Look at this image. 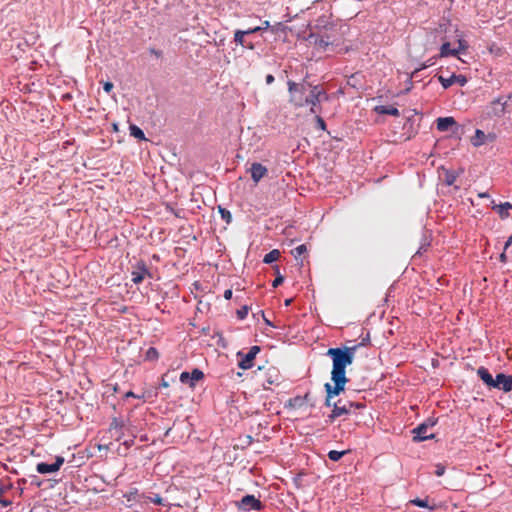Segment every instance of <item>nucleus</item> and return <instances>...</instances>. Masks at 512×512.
Returning <instances> with one entry per match:
<instances>
[{
	"instance_id": "obj_1",
	"label": "nucleus",
	"mask_w": 512,
	"mask_h": 512,
	"mask_svg": "<svg viewBox=\"0 0 512 512\" xmlns=\"http://www.w3.org/2000/svg\"><path fill=\"white\" fill-rule=\"evenodd\" d=\"M357 349L358 345L335 347L327 350L326 355L331 358L333 363L332 376L347 378L346 367L353 363Z\"/></svg>"
},
{
	"instance_id": "obj_2",
	"label": "nucleus",
	"mask_w": 512,
	"mask_h": 512,
	"mask_svg": "<svg viewBox=\"0 0 512 512\" xmlns=\"http://www.w3.org/2000/svg\"><path fill=\"white\" fill-rule=\"evenodd\" d=\"M293 105L295 107H304L309 105L311 114H319L321 112V104L319 99L314 94L312 88L310 89L308 96L294 97Z\"/></svg>"
},
{
	"instance_id": "obj_3",
	"label": "nucleus",
	"mask_w": 512,
	"mask_h": 512,
	"mask_svg": "<svg viewBox=\"0 0 512 512\" xmlns=\"http://www.w3.org/2000/svg\"><path fill=\"white\" fill-rule=\"evenodd\" d=\"M238 510L243 512L261 511L264 508L263 503L252 494H247L236 502Z\"/></svg>"
},
{
	"instance_id": "obj_4",
	"label": "nucleus",
	"mask_w": 512,
	"mask_h": 512,
	"mask_svg": "<svg viewBox=\"0 0 512 512\" xmlns=\"http://www.w3.org/2000/svg\"><path fill=\"white\" fill-rule=\"evenodd\" d=\"M353 404L352 401L338 400L333 403V409L331 414L328 416L326 422L332 423L336 418L342 415H348L352 413Z\"/></svg>"
},
{
	"instance_id": "obj_5",
	"label": "nucleus",
	"mask_w": 512,
	"mask_h": 512,
	"mask_svg": "<svg viewBox=\"0 0 512 512\" xmlns=\"http://www.w3.org/2000/svg\"><path fill=\"white\" fill-rule=\"evenodd\" d=\"M331 380L334 384L332 385L330 383H325L324 388L326 391V396L334 398L340 395L341 392H344L345 385L348 382V378L331 375Z\"/></svg>"
},
{
	"instance_id": "obj_6",
	"label": "nucleus",
	"mask_w": 512,
	"mask_h": 512,
	"mask_svg": "<svg viewBox=\"0 0 512 512\" xmlns=\"http://www.w3.org/2000/svg\"><path fill=\"white\" fill-rule=\"evenodd\" d=\"M261 348L259 346H252L250 350L247 353H243L242 351H239L237 353V358L239 359L238 366L243 369L247 370L253 367V361L256 357V355L260 352Z\"/></svg>"
},
{
	"instance_id": "obj_7",
	"label": "nucleus",
	"mask_w": 512,
	"mask_h": 512,
	"mask_svg": "<svg viewBox=\"0 0 512 512\" xmlns=\"http://www.w3.org/2000/svg\"><path fill=\"white\" fill-rule=\"evenodd\" d=\"M287 85H288V91L290 93L289 102L291 104H293L294 97H299V96L304 97L305 92L308 90L310 91L311 86H313V84H311L310 82L305 81V80L301 83H296L292 80H289L287 82Z\"/></svg>"
},
{
	"instance_id": "obj_8",
	"label": "nucleus",
	"mask_w": 512,
	"mask_h": 512,
	"mask_svg": "<svg viewBox=\"0 0 512 512\" xmlns=\"http://www.w3.org/2000/svg\"><path fill=\"white\" fill-rule=\"evenodd\" d=\"M205 375L202 370L199 368H194L191 372L183 371L179 380L183 384H188L190 388H194L196 386V382L204 379Z\"/></svg>"
},
{
	"instance_id": "obj_9",
	"label": "nucleus",
	"mask_w": 512,
	"mask_h": 512,
	"mask_svg": "<svg viewBox=\"0 0 512 512\" xmlns=\"http://www.w3.org/2000/svg\"><path fill=\"white\" fill-rule=\"evenodd\" d=\"M507 105V100H503L502 97H498L497 99L493 100L488 107L487 115L489 117H501L505 113Z\"/></svg>"
},
{
	"instance_id": "obj_10",
	"label": "nucleus",
	"mask_w": 512,
	"mask_h": 512,
	"mask_svg": "<svg viewBox=\"0 0 512 512\" xmlns=\"http://www.w3.org/2000/svg\"><path fill=\"white\" fill-rule=\"evenodd\" d=\"M436 77L444 89H448L454 83H458L460 86H464L467 83V78L462 74L453 73L448 78H445L443 75H436Z\"/></svg>"
},
{
	"instance_id": "obj_11",
	"label": "nucleus",
	"mask_w": 512,
	"mask_h": 512,
	"mask_svg": "<svg viewBox=\"0 0 512 512\" xmlns=\"http://www.w3.org/2000/svg\"><path fill=\"white\" fill-rule=\"evenodd\" d=\"M248 37L244 30L237 29L234 31L233 43L244 49L254 50L256 45L252 40L248 39Z\"/></svg>"
},
{
	"instance_id": "obj_12",
	"label": "nucleus",
	"mask_w": 512,
	"mask_h": 512,
	"mask_svg": "<svg viewBox=\"0 0 512 512\" xmlns=\"http://www.w3.org/2000/svg\"><path fill=\"white\" fill-rule=\"evenodd\" d=\"M493 388L502 390L505 393L512 391V375L498 373L495 377Z\"/></svg>"
},
{
	"instance_id": "obj_13",
	"label": "nucleus",
	"mask_w": 512,
	"mask_h": 512,
	"mask_svg": "<svg viewBox=\"0 0 512 512\" xmlns=\"http://www.w3.org/2000/svg\"><path fill=\"white\" fill-rule=\"evenodd\" d=\"M428 430L426 425L422 423L415 427L411 432L413 436V442H422L428 439H433L435 435L433 433L428 434Z\"/></svg>"
},
{
	"instance_id": "obj_14",
	"label": "nucleus",
	"mask_w": 512,
	"mask_h": 512,
	"mask_svg": "<svg viewBox=\"0 0 512 512\" xmlns=\"http://www.w3.org/2000/svg\"><path fill=\"white\" fill-rule=\"evenodd\" d=\"M132 282L134 284H140L146 275H150L146 264L143 261L137 263L135 270L132 271Z\"/></svg>"
},
{
	"instance_id": "obj_15",
	"label": "nucleus",
	"mask_w": 512,
	"mask_h": 512,
	"mask_svg": "<svg viewBox=\"0 0 512 512\" xmlns=\"http://www.w3.org/2000/svg\"><path fill=\"white\" fill-rule=\"evenodd\" d=\"M465 46L463 44V41L459 40V47L458 48H451V45L449 42H444L440 47V53L438 55L439 58H444L448 56H457L462 49H464Z\"/></svg>"
},
{
	"instance_id": "obj_16",
	"label": "nucleus",
	"mask_w": 512,
	"mask_h": 512,
	"mask_svg": "<svg viewBox=\"0 0 512 512\" xmlns=\"http://www.w3.org/2000/svg\"><path fill=\"white\" fill-rule=\"evenodd\" d=\"M249 171L251 173V178L255 183H258L268 173V169L258 162H254Z\"/></svg>"
},
{
	"instance_id": "obj_17",
	"label": "nucleus",
	"mask_w": 512,
	"mask_h": 512,
	"mask_svg": "<svg viewBox=\"0 0 512 512\" xmlns=\"http://www.w3.org/2000/svg\"><path fill=\"white\" fill-rule=\"evenodd\" d=\"M125 421L122 418L114 417L110 423V431L115 432L116 439L119 440L124 435Z\"/></svg>"
},
{
	"instance_id": "obj_18",
	"label": "nucleus",
	"mask_w": 512,
	"mask_h": 512,
	"mask_svg": "<svg viewBox=\"0 0 512 512\" xmlns=\"http://www.w3.org/2000/svg\"><path fill=\"white\" fill-rule=\"evenodd\" d=\"M477 375L487 387L493 388L495 378H493L492 374L486 367L480 366L477 369Z\"/></svg>"
},
{
	"instance_id": "obj_19",
	"label": "nucleus",
	"mask_w": 512,
	"mask_h": 512,
	"mask_svg": "<svg viewBox=\"0 0 512 512\" xmlns=\"http://www.w3.org/2000/svg\"><path fill=\"white\" fill-rule=\"evenodd\" d=\"M309 39H314V44L320 48L327 49L333 42L330 40L328 35H317L315 33H311L309 35Z\"/></svg>"
},
{
	"instance_id": "obj_20",
	"label": "nucleus",
	"mask_w": 512,
	"mask_h": 512,
	"mask_svg": "<svg viewBox=\"0 0 512 512\" xmlns=\"http://www.w3.org/2000/svg\"><path fill=\"white\" fill-rule=\"evenodd\" d=\"M280 383V375L276 368H270L267 372V377L263 382V388L269 389V385L279 384Z\"/></svg>"
},
{
	"instance_id": "obj_21",
	"label": "nucleus",
	"mask_w": 512,
	"mask_h": 512,
	"mask_svg": "<svg viewBox=\"0 0 512 512\" xmlns=\"http://www.w3.org/2000/svg\"><path fill=\"white\" fill-rule=\"evenodd\" d=\"M437 129L441 132L448 131L453 126H456L457 123L453 117H439L436 120Z\"/></svg>"
},
{
	"instance_id": "obj_22",
	"label": "nucleus",
	"mask_w": 512,
	"mask_h": 512,
	"mask_svg": "<svg viewBox=\"0 0 512 512\" xmlns=\"http://www.w3.org/2000/svg\"><path fill=\"white\" fill-rule=\"evenodd\" d=\"M375 111L381 115L400 116L399 110L392 105H379L375 107Z\"/></svg>"
},
{
	"instance_id": "obj_23",
	"label": "nucleus",
	"mask_w": 512,
	"mask_h": 512,
	"mask_svg": "<svg viewBox=\"0 0 512 512\" xmlns=\"http://www.w3.org/2000/svg\"><path fill=\"white\" fill-rule=\"evenodd\" d=\"M492 209L497 211L501 219H505L509 216V210L512 209V204L510 202H504L501 204H494Z\"/></svg>"
},
{
	"instance_id": "obj_24",
	"label": "nucleus",
	"mask_w": 512,
	"mask_h": 512,
	"mask_svg": "<svg viewBox=\"0 0 512 512\" xmlns=\"http://www.w3.org/2000/svg\"><path fill=\"white\" fill-rule=\"evenodd\" d=\"M36 471L40 474H50L57 472L56 467L53 464H48L45 462H40L36 466Z\"/></svg>"
},
{
	"instance_id": "obj_25",
	"label": "nucleus",
	"mask_w": 512,
	"mask_h": 512,
	"mask_svg": "<svg viewBox=\"0 0 512 512\" xmlns=\"http://www.w3.org/2000/svg\"><path fill=\"white\" fill-rule=\"evenodd\" d=\"M314 94L319 99V102L327 101L329 99L328 94L324 90V88L321 85H313L311 86Z\"/></svg>"
},
{
	"instance_id": "obj_26",
	"label": "nucleus",
	"mask_w": 512,
	"mask_h": 512,
	"mask_svg": "<svg viewBox=\"0 0 512 512\" xmlns=\"http://www.w3.org/2000/svg\"><path fill=\"white\" fill-rule=\"evenodd\" d=\"M130 135L138 140H145V134L143 130L137 125L131 124L129 126Z\"/></svg>"
},
{
	"instance_id": "obj_27",
	"label": "nucleus",
	"mask_w": 512,
	"mask_h": 512,
	"mask_svg": "<svg viewBox=\"0 0 512 512\" xmlns=\"http://www.w3.org/2000/svg\"><path fill=\"white\" fill-rule=\"evenodd\" d=\"M485 137H486L485 133L482 130L477 129L475 131V136L471 140L472 144L475 147L481 146L485 142Z\"/></svg>"
},
{
	"instance_id": "obj_28",
	"label": "nucleus",
	"mask_w": 512,
	"mask_h": 512,
	"mask_svg": "<svg viewBox=\"0 0 512 512\" xmlns=\"http://www.w3.org/2000/svg\"><path fill=\"white\" fill-rule=\"evenodd\" d=\"M279 257H280L279 250L273 249L264 256L263 262L266 264H271V263L277 261L279 259Z\"/></svg>"
},
{
	"instance_id": "obj_29",
	"label": "nucleus",
	"mask_w": 512,
	"mask_h": 512,
	"mask_svg": "<svg viewBox=\"0 0 512 512\" xmlns=\"http://www.w3.org/2000/svg\"><path fill=\"white\" fill-rule=\"evenodd\" d=\"M458 177V174L455 171L447 170L445 173L444 182L448 186H452L456 179Z\"/></svg>"
},
{
	"instance_id": "obj_30",
	"label": "nucleus",
	"mask_w": 512,
	"mask_h": 512,
	"mask_svg": "<svg viewBox=\"0 0 512 512\" xmlns=\"http://www.w3.org/2000/svg\"><path fill=\"white\" fill-rule=\"evenodd\" d=\"M410 504L415 505L417 507L428 508L429 510H434V506L428 505L427 499L415 498L413 500H410Z\"/></svg>"
},
{
	"instance_id": "obj_31",
	"label": "nucleus",
	"mask_w": 512,
	"mask_h": 512,
	"mask_svg": "<svg viewBox=\"0 0 512 512\" xmlns=\"http://www.w3.org/2000/svg\"><path fill=\"white\" fill-rule=\"evenodd\" d=\"M218 212L220 213L221 215V218L226 222V224H230L231 221H232V214L231 212L224 208V207H221V206H218Z\"/></svg>"
},
{
	"instance_id": "obj_32",
	"label": "nucleus",
	"mask_w": 512,
	"mask_h": 512,
	"mask_svg": "<svg viewBox=\"0 0 512 512\" xmlns=\"http://www.w3.org/2000/svg\"><path fill=\"white\" fill-rule=\"evenodd\" d=\"M159 358V352L155 347H150L145 354V359L148 361H156Z\"/></svg>"
},
{
	"instance_id": "obj_33",
	"label": "nucleus",
	"mask_w": 512,
	"mask_h": 512,
	"mask_svg": "<svg viewBox=\"0 0 512 512\" xmlns=\"http://www.w3.org/2000/svg\"><path fill=\"white\" fill-rule=\"evenodd\" d=\"M347 453V451H337V450H331L328 452V458L333 461V462H337L339 461L345 454Z\"/></svg>"
},
{
	"instance_id": "obj_34",
	"label": "nucleus",
	"mask_w": 512,
	"mask_h": 512,
	"mask_svg": "<svg viewBox=\"0 0 512 512\" xmlns=\"http://www.w3.org/2000/svg\"><path fill=\"white\" fill-rule=\"evenodd\" d=\"M307 252V247L305 244H301L294 248L291 253L294 256V258L297 260L299 257H301L304 253Z\"/></svg>"
},
{
	"instance_id": "obj_35",
	"label": "nucleus",
	"mask_w": 512,
	"mask_h": 512,
	"mask_svg": "<svg viewBox=\"0 0 512 512\" xmlns=\"http://www.w3.org/2000/svg\"><path fill=\"white\" fill-rule=\"evenodd\" d=\"M275 268H276V271H277V275H276L275 279L272 282V286L274 288L280 286L284 282V276L280 274L279 267L276 265Z\"/></svg>"
},
{
	"instance_id": "obj_36",
	"label": "nucleus",
	"mask_w": 512,
	"mask_h": 512,
	"mask_svg": "<svg viewBox=\"0 0 512 512\" xmlns=\"http://www.w3.org/2000/svg\"><path fill=\"white\" fill-rule=\"evenodd\" d=\"M249 312V307L247 305L242 306L237 310L236 314L239 320H243L246 318Z\"/></svg>"
},
{
	"instance_id": "obj_37",
	"label": "nucleus",
	"mask_w": 512,
	"mask_h": 512,
	"mask_svg": "<svg viewBox=\"0 0 512 512\" xmlns=\"http://www.w3.org/2000/svg\"><path fill=\"white\" fill-rule=\"evenodd\" d=\"M430 246V241L428 240V238L424 235L423 236V239L421 241V244H420V247H419V250L416 252V254H421L422 253V250L423 251H426L427 248Z\"/></svg>"
},
{
	"instance_id": "obj_38",
	"label": "nucleus",
	"mask_w": 512,
	"mask_h": 512,
	"mask_svg": "<svg viewBox=\"0 0 512 512\" xmlns=\"http://www.w3.org/2000/svg\"><path fill=\"white\" fill-rule=\"evenodd\" d=\"M426 68H428V67H427V64H425L424 62H423V63H421V64H420V66H419V67H417V68H416V69H415V70L410 74V76H409V78H408V82H410V83H411V79L418 77V73H419L421 70L426 69Z\"/></svg>"
},
{
	"instance_id": "obj_39",
	"label": "nucleus",
	"mask_w": 512,
	"mask_h": 512,
	"mask_svg": "<svg viewBox=\"0 0 512 512\" xmlns=\"http://www.w3.org/2000/svg\"><path fill=\"white\" fill-rule=\"evenodd\" d=\"M305 403V398H302L301 396H297L290 400V404L295 407H301Z\"/></svg>"
},
{
	"instance_id": "obj_40",
	"label": "nucleus",
	"mask_w": 512,
	"mask_h": 512,
	"mask_svg": "<svg viewBox=\"0 0 512 512\" xmlns=\"http://www.w3.org/2000/svg\"><path fill=\"white\" fill-rule=\"evenodd\" d=\"M445 470H446V467L443 464L438 463V464L435 465V472L434 473H435V475L437 477H441V476L444 475Z\"/></svg>"
},
{
	"instance_id": "obj_41",
	"label": "nucleus",
	"mask_w": 512,
	"mask_h": 512,
	"mask_svg": "<svg viewBox=\"0 0 512 512\" xmlns=\"http://www.w3.org/2000/svg\"><path fill=\"white\" fill-rule=\"evenodd\" d=\"M147 499L155 505L163 504V498L159 494H155L153 497H147Z\"/></svg>"
},
{
	"instance_id": "obj_42",
	"label": "nucleus",
	"mask_w": 512,
	"mask_h": 512,
	"mask_svg": "<svg viewBox=\"0 0 512 512\" xmlns=\"http://www.w3.org/2000/svg\"><path fill=\"white\" fill-rule=\"evenodd\" d=\"M315 115H316L317 128H319L321 130H326V123L323 120V118L319 114H315Z\"/></svg>"
},
{
	"instance_id": "obj_43",
	"label": "nucleus",
	"mask_w": 512,
	"mask_h": 512,
	"mask_svg": "<svg viewBox=\"0 0 512 512\" xmlns=\"http://www.w3.org/2000/svg\"><path fill=\"white\" fill-rule=\"evenodd\" d=\"M64 461H65V460H64V457H62V456H56V458H55V462H54V463H52V464L54 465V467H56L57 471H59V470H60V468H61V466L63 465Z\"/></svg>"
},
{
	"instance_id": "obj_44",
	"label": "nucleus",
	"mask_w": 512,
	"mask_h": 512,
	"mask_svg": "<svg viewBox=\"0 0 512 512\" xmlns=\"http://www.w3.org/2000/svg\"><path fill=\"white\" fill-rule=\"evenodd\" d=\"M138 495L137 489L134 491H130L129 493L125 494L124 497L127 499V501H134L136 500V496Z\"/></svg>"
},
{
	"instance_id": "obj_45",
	"label": "nucleus",
	"mask_w": 512,
	"mask_h": 512,
	"mask_svg": "<svg viewBox=\"0 0 512 512\" xmlns=\"http://www.w3.org/2000/svg\"><path fill=\"white\" fill-rule=\"evenodd\" d=\"M437 423V420L434 418L426 419L422 424L427 426V429L434 427Z\"/></svg>"
},
{
	"instance_id": "obj_46",
	"label": "nucleus",
	"mask_w": 512,
	"mask_h": 512,
	"mask_svg": "<svg viewBox=\"0 0 512 512\" xmlns=\"http://www.w3.org/2000/svg\"><path fill=\"white\" fill-rule=\"evenodd\" d=\"M113 87L114 85L110 81H106L103 83V90L108 94L113 90Z\"/></svg>"
},
{
	"instance_id": "obj_47",
	"label": "nucleus",
	"mask_w": 512,
	"mask_h": 512,
	"mask_svg": "<svg viewBox=\"0 0 512 512\" xmlns=\"http://www.w3.org/2000/svg\"><path fill=\"white\" fill-rule=\"evenodd\" d=\"M244 31L246 32L247 36H250V35L258 33V32H262L261 28L259 26L251 27V28H248V29H246Z\"/></svg>"
},
{
	"instance_id": "obj_48",
	"label": "nucleus",
	"mask_w": 512,
	"mask_h": 512,
	"mask_svg": "<svg viewBox=\"0 0 512 512\" xmlns=\"http://www.w3.org/2000/svg\"><path fill=\"white\" fill-rule=\"evenodd\" d=\"M259 27L261 28V31H265L269 28H271L273 32L275 31V27H271L270 22L268 20L263 21Z\"/></svg>"
},
{
	"instance_id": "obj_49",
	"label": "nucleus",
	"mask_w": 512,
	"mask_h": 512,
	"mask_svg": "<svg viewBox=\"0 0 512 512\" xmlns=\"http://www.w3.org/2000/svg\"><path fill=\"white\" fill-rule=\"evenodd\" d=\"M166 209H167V211L171 212L174 216H176V217H178V218L182 217V216H181L182 210H176V209H174V208H173L172 206H170V205H167V208H166Z\"/></svg>"
},
{
	"instance_id": "obj_50",
	"label": "nucleus",
	"mask_w": 512,
	"mask_h": 512,
	"mask_svg": "<svg viewBox=\"0 0 512 512\" xmlns=\"http://www.w3.org/2000/svg\"><path fill=\"white\" fill-rule=\"evenodd\" d=\"M168 374H164L161 378L160 387L168 388L169 387V381L167 380Z\"/></svg>"
},
{
	"instance_id": "obj_51",
	"label": "nucleus",
	"mask_w": 512,
	"mask_h": 512,
	"mask_svg": "<svg viewBox=\"0 0 512 512\" xmlns=\"http://www.w3.org/2000/svg\"><path fill=\"white\" fill-rule=\"evenodd\" d=\"M149 52L154 55L157 58L162 57L163 53L161 50L155 49V48H149Z\"/></svg>"
},
{
	"instance_id": "obj_52",
	"label": "nucleus",
	"mask_w": 512,
	"mask_h": 512,
	"mask_svg": "<svg viewBox=\"0 0 512 512\" xmlns=\"http://www.w3.org/2000/svg\"><path fill=\"white\" fill-rule=\"evenodd\" d=\"M352 404H353L352 412H354L355 410H358V409L365 408V404L362 402H352Z\"/></svg>"
},
{
	"instance_id": "obj_53",
	"label": "nucleus",
	"mask_w": 512,
	"mask_h": 512,
	"mask_svg": "<svg viewBox=\"0 0 512 512\" xmlns=\"http://www.w3.org/2000/svg\"><path fill=\"white\" fill-rule=\"evenodd\" d=\"M438 58H439L438 56H433V57L429 58L428 60H426L424 63L427 64V67H431L436 63V60Z\"/></svg>"
},
{
	"instance_id": "obj_54",
	"label": "nucleus",
	"mask_w": 512,
	"mask_h": 512,
	"mask_svg": "<svg viewBox=\"0 0 512 512\" xmlns=\"http://www.w3.org/2000/svg\"><path fill=\"white\" fill-rule=\"evenodd\" d=\"M333 403H335V401H333V398H331L329 396H326L325 406L326 407H333Z\"/></svg>"
},
{
	"instance_id": "obj_55",
	"label": "nucleus",
	"mask_w": 512,
	"mask_h": 512,
	"mask_svg": "<svg viewBox=\"0 0 512 512\" xmlns=\"http://www.w3.org/2000/svg\"><path fill=\"white\" fill-rule=\"evenodd\" d=\"M274 80L275 79H274V76L272 74H268L265 77V82H266L267 85L272 84L274 82Z\"/></svg>"
},
{
	"instance_id": "obj_56",
	"label": "nucleus",
	"mask_w": 512,
	"mask_h": 512,
	"mask_svg": "<svg viewBox=\"0 0 512 512\" xmlns=\"http://www.w3.org/2000/svg\"><path fill=\"white\" fill-rule=\"evenodd\" d=\"M232 295H233L232 290L231 289H227V290L224 291V295L223 296H224V298L226 300H230L232 298Z\"/></svg>"
},
{
	"instance_id": "obj_57",
	"label": "nucleus",
	"mask_w": 512,
	"mask_h": 512,
	"mask_svg": "<svg viewBox=\"0 0 512 512\" xmlns=\"http://www.w3.org/2000/svg\"><path fill=\"white\" fill-rule=\"evenodd\" d=\"M11 501L10 500H7V499H0V505H2L3 507H8L11 505Z\"/></svg>"
},
{
	"instance_id": "obj_58",
	"label": "nucleus",
	"mask_w": 512,
	"mask_h": 512,
	"mask_svg": "<svg viewBox=\"0 0 512 512\" xmlns=\"http://www.w3.org/2000/svg\"><path fill=\"white\" fill-rule=\"evenodd\" d=\"M261 314H262V317L264 319L265 324L268 325V326L274 327L273 323L265 317L263 311H261Z\"/></svg>"
},
{
	"instance_id": "obj_59",
	"label": "nucleus",
	"mask_w": 512,
	"mask_h": 512,
	"mask_svg": "<svg viewBox=\"0 0 512 512\" xmlns=\"http://www.w3.org/2000/svg\"><path fill=\"white\" fill-rule=\"evenodd\" d=\"M369 341H370L369 334H367L366 338H363L362 342L360 344H358V348L360 346L366 345V343H368Z\"/></svg>"
},
{
	"instance_id": "obj_60",
	"label": "nucleus",
	"mask_w": 512,
	"mask_h": 512,
	"mask_svg": "<svg viewBox=\"0 0 512 512\" xmlns=\"http://www.w3.org/2000/svg\"><path fill=\"white\" fill-rule=\"evenodd\" d=\"M499 259H500V261H501L502 263H506V262H507V256H506L505 251H504V252H502V253L500 254Z\"/></svg>"
},
{
	"instance_id": "obj_61",
	"label": "nucleus",
	"mask_w": 512,
	"mask_h": 512,
	"mask_svg": "<svg viewBox=\"0 0 512 512\" xmlns=\"http://www.w3.org/2000/svg\"><path fill=\"white\" fill-rule=\"evenodd\" d=\"M512 244V235L507 239L504 245V250H507V248Z\"/></svg>"
},
{
	"instance_id": "obj_62",
	"label": "nucleus",
	"mask_w": 512,
	"mask_h": 512,
	"mask_svg": "<svg viewBox=\"0 0 512 512\" xmlns=\"http://www.w3.org/2000/svg\"><path fill=\"white\" fill-rule=\"evenodd\" d=\"M9 488H10V486H4V485H2V486L0 487V495H2L3 493H5Z\"/></svg>"
},
{
	"instance_id": "obj_63",
	"label": "nucleus",
	"mask_w": 512,
	"mask_h": 512,
	"mask_svg": "<svg viewBox=\"0 0 512 512\" xmlns=\"http://www.w3.org/2000/svg\"><path fill=\"white\" fill-rule=\"evenodd\" d=\"M125 397L128 398V397H137L132 391H129L125 394Z\"/></svg>"
},
{
	"instance_id": "obj_64",
	"label": "nucleus",
	"mask_w": 512,
	"mask_h": 512,
	"mask_svg": "<svg viewBox=\"0 0 512 512\" xmlns=\"http://www.w3.org/2000/svg\"><path fill=\"white\" fill-rule=\"evenodd\" d=\"M292 301H293L292 298L286 299L285 306H289L292 303Z\"/></svg>"
}]
</instances>
